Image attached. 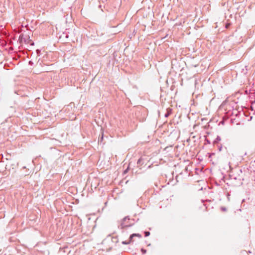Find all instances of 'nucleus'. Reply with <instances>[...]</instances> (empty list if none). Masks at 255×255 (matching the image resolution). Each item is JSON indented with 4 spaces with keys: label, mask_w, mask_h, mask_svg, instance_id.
<instances>
[{
    "label": "nucleus",
    "mask_w": 255,
    "mask_h": 255,
    "mask_svg": "<svg viewBox=\"0 0 255 255\" xmlns=\"http://www.w3.org/2000/svg\"><path fill=\"white\" fill-rule=\"evenodd\" d=\"M33 44H34L33 42H32V43L31 44V45H33Z\"/></svg>",
    "instance_id": "24"
},
{
    "label": "nucleus",
    "mask_w": 255,
    "mask_h": 255,
    "mask_svg": "<svg viewBox=\"0 0 255 255\" xmlns=\"http://www.w3.org/2000/svg\"><path fill=\"white\" fill-rule=\"evenodd\" d=\"M132 236H134V237H138L139 238H141V235L140 234H136V233H133L132 234Z\"/></svg>",
    "instance_id": "7"
},
{
    "label": "nucleus",
    "mask_w": 255,
    "mask_h": 255,
    "mask_svg": "<svg viewBox=\"0 0 255 255\" xmlns=\"http://www.w3.org/2000/svg\"><path fill=\"white\" fill-rule=\"evenodd\" d=\"M230 194L229 193H228L227 194V196H228V200H230V199H229V196H230Z\"/></svg>",
    "instance_id": "22"
},
{
    "label": "nucleus",
    "mask_w": 255,
    "mask_h": 255,
    "mask_svg": "<svg viewBox=\"0 0 255 255\" xmlns=\"http://www.w3.org/2000/svg\"><path fill=\"white\" fill-rule=\"evenodd\" d=\"M127 220L128 221L129 220V218H128V216L125 217L123 219L121 223L120 224V225H119L118 228L120 229H123L127 227H131L132 226V224L130 223H128V222H127Z\"/></svg>",
    "instance_id": "1"
},
{
    "label": "nucleus",
    "mask_w": 255,
    "mask_h": 255,
    "mask_svg": "<svg viewBox=\"0 0 255 255\" xmlns=\"http://www.w3.org/2000/svg\"><path fill=\"white\" fill-rule=\"evenodd\" d=\"M231 24L230 23H227L226 24V28H228L229 27V26H230Z\"/></svg>",
    "instance_id": "19"
},
{
    "label": "nucleus",
    "mask_w": 255,
    "mask_h": 255,
    "mask_svg": "<svg viewBox=\"0 0 255 255\" xmlns=\"http://www.w3.org/2000/svg\"><path fill=\"white\" fill-rule=\"evenodd\" d=\"M208 157L209 158H210L212 155H215V153H208Z\"/></svg>",
    "instance_id": "15"
},
{
    "label": "nucleus",
    "mask_w": 255,
    "mask_h": 255,
    "mask_svg": "<svg viewBox=\"0 0 255 255\" xmlns=\"http://www.w3.org/2000/svg\"><path fill=\"white\" fill-rule=\"evenodd\" d=\"M141 252L142 254H145L146 253V250L142 248L141 249Z\"/></svg>",
    "instance_id": "13"
},
{
    "label": "nucleus",
    "mask_w": 255,
    "mask_h": 255,
    "mask_svg": "<svg viewBox=\"0 0 255 255\" xmlns=\"http://www.w3.org/2000/svg\"><path fill=\"white\" fill-rule=\"evenodd\" d=\"M242 184H243V182L241 181H240L239 184L242 185Z\"/></svg>",
    "instance_id": "23"
},
{
    "label": "nucleus",
    "mask_w": 255,
    "mask_h": 255,
    "mask_svg": "<svg viewBox=\"0 0 255 255\" xmlns=\"http://www.w3.org/2000/svg\"><path fill=\"white\" fill-rule=\"evenodd\" d=\"M133 237H134V236H132V234L130 235L129 238V240H128V242H129L130 244L133 242Z\"/></svg>",
    "instance_id": "8"
},
{
    "label": "nucleus",
    "mask_w": 255,
    "mask_h": 255,
    "mask_svg": "<svg viewBox=\"0 0 255 255\" xmlns=\"http://www.w3.org/2000/svg\"><path fill=\"white\" fill-rule=\"evenodd\" d=\"M172 110L171 108L166 109V113L164 115V117L168 118L172 113Z\"/></svg>",
    "instance_id": "3"
},
{
    "label": "nucleus",
    "mask_w": 255,
    "mask_h": 255,
    "mask_svg": "<svg viewBox=\"0 0 255 255\" xmlns=\"http://www.w3.org/2000/svg\"><path fill=\"white\" fill-rule=\"evenodd\" d=\"M103 139V133L102 134V136L101 137H100V141H102ZM100 141V138L99 139V141Z\"/></svg>",
    "instance_id": "18"
},
{
    "label": "nucleus",
    "mask_w": 255,
    "mask_h": 255,
    "mask_svg": "<svg viewBox=\"0 0 255 255\" xmlns=\"http://www.w3.org/2000/svg\"><path fill=\"white\" fill-rule=\"evenodd\" d=\"M65 37L66 38H68V37H69V35L67 34V33L66 32V31H65Z\"/></svg>",
    "instance_id": "20"
},
{
    "label": "nucleus",
    "mask_w": 255,
    "mask_h": 255,
    "mask_svg": "<svg viewBox=\"0 0 255 255\" xmlns=\"http://www.w3.org/2000/svg\"><path fill=\"white\" fill-rule=\"evenodd\" d=\"M221 140V138L220 136L218 135L216 138L214 140L213 144H216L218 143Z\"/></svg>",
    "instance_id": "6"
},
{
    "label": "nucleus",
    "mask_w": 255,
    "mask_h": 255,
    "mask_svg": "<svg viewBox=\"0 0 255 255\" xmlns=\"http://www.w3.org/2000/svg\"><path fill=\"white\" fill-rule=\"evenodd\" d=\"M69 41L68 40L67 42H65V51H70L71 48H69V47L70 46V48H71V45L69 44Z\"/></svg>",
    "instance_id": "2"
},
{
    "label": "nucleus",
    "mask_w": 255,
    "mask_h": 255,
    "mask_svg": "<svg viewBox=\"0 0 255 255\" xmlns=\"http://www.w3.org/2000/svg\"><path fill=\"white\" fill-rule=\"evenodd\" d=\"M205 141L207 142V143H208V144H210L211 143V142H210V140H209L207 138H206Z\"/></svg>",
    "instance_id": "17"
},
{
    "label": "nucleus",
    "mask_w": 255,
    "mask_h": 255,
    "mask_svg": "<svg viewBox=\"0 0 255 255\" xmlns=\"http://www.w3.org/2000/svg\"><path fill=\"white\" fill-rule=\"evenodd\" d=\"M144 164L143 159L142 158H140L137 161V164L138 165H142Z\"/></svg>",
    "instance_id": "5"
},
{
    "label": "nucleus",
    "mask_w": 255,
    "mask_h": 255,
    "mask_svg": "<svg viewBox=\"0 0 255 255\" xmlns=\"http://www.w3.org/2000/svg\"><path fill=\"white\" fill-rule=\"evenodd\" d=\"M29 65H32L33 64V62L31 61H29Z\"/></svg>",
    "instance_id": "21"
},
{
    "label": "nucleus",
    "mask_w": 255,
    "mask_h": 255,
    "mask_svg": "<svg viewBox=\"0 0 255 255\" xmlns=\"http://www.w3.org/2000/svg\"><path fill=\"white\" fill-rule=\"evenodd\" d=\"M122 244L123 245H128V244H129L130 243H129V242H128V241H123V242H122Z\"/></svg>",
    "instance_id": "10"
},
{
    "label": "nucleus",
    "mask_w": 255,
    "mask_h": 255,
    "mask_svg": "<svg viewBox=\"0 0 255 255\" xmlns=\"http://www.w3.org/2000/svg\"><path fill=\"white\" fill-rule=\"evenodd\" d=\"M70 9H71V7H69V10H70Z\"/></svg>",
    "instance_id": "25"
},
{
    "label": "nucleus",
    "mask_w": 255,
    "mask_h": 255,
    "mask_svg": "<svg viewBox=\"0 0 255 255\" xmlns=\"http://www.w3.org/2000/svg\"><path fill=\"white\" fill-rule=\"evenodd\" d=\"M112 242L116 244L119 242V239L118 236L113 237L112 238Z\"/></svg>",
    "instance_id": "4"
},
{
    "label": "nucleus",
    "mask_w": 255,
    "mask_h": 255,
    "mask_svg": "<svg viewBox=\"0 0 255 255\" xmlns=\"http://www.w3.org/2000/svg\"><path fill=\"white\" fill-rule=\"evenodd\" d=\"M64 249H65V253L68 252V255H69V254H70L71 251H67V250L68 249V248L67 247L65 246Z\"/></svg>",
    "instance_id": "12"
},
{
    "label": "nucleus",
    "mask_w": 255,
    "mask_h": 255,
    "mask_svg": "<svg viewBox=\"0 0 255 255\" xmlns=\"http://www.w3.org/2000/svg\"><path fill=\"white\" fill-rule=\"evenodd\" d=\"M128 170H129V166L128 167V168H127L126 169H125V170L124 171L123 173H124V174H126L127 173H128Z\"/></svg>",
    "instance_id": "14"
},
{
    "label": "nucleus",
    "mask_w": 255,
    "mask_h": 255,
    "mask_svg": "<svg viewBox=\"0 0 255 255\" xmlns=\"http://www.w3.org/2000/svg\"><path fill=\"white\" fill-rule=\"evenodd\" d=\"M220 209L223 212H226L227 210V208L225 207H221L220 208Z\"/></svg>",
    "instance_id": "11"
},
{
    "label": "nucleus",
    "mask_w": 255,
    "mask_h": 255,
    "mask_svg": "<svg viewBox=\"0 0 255 255\" xmlns=\"http://www.w3.org/2000/svg\"><path fill=\"white\" fill-rule=\"evenodd\" d=\"M222 145H220L218 146V149H219V151H221L222 150Z\"/></svg>",
    "instance_id": "16"
},
{
    "label": "nucleus",
    "mask_w": 255,
    "mask_h": 255,
    "mask_svg": "<svg viewBox=\"0 0 255 255\" xmlns=\"http://www.w3.org/2000/svg\"><path fill=\"white\" fill-rule=\"evenodd\" d=\"M144 236L145 237H148L150 235V232L149 231H145L144 232Z\"/></svg>",
    "instance_id": "9"
}]
</instances>
